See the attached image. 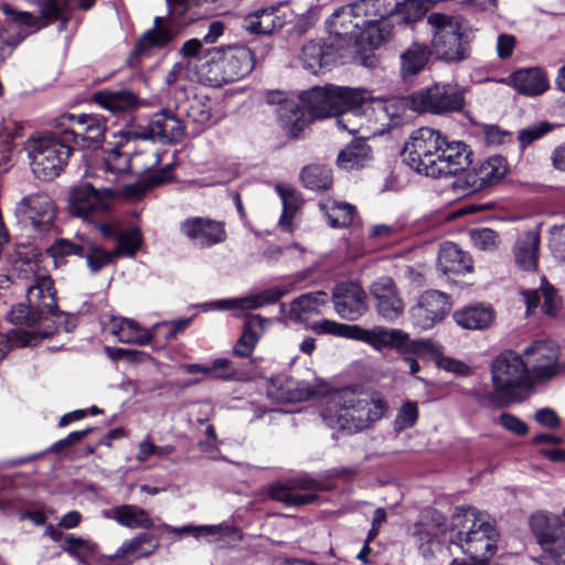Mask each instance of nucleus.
<instances>
[{
  "mask_svg": "<svg viewBox=\"0 0 565 565\" xmlns=\"http://www.w3.org/2000/svg\"><path fill=\"white\" fill-rule=\"evenodd\" d=\"M471 151L462 141H448L438 130H415L403 149L404 161L416 172L440 178L463 171L471 162Z\"/></svg>",
  "mask_w": 565,
  "mask_h": 565,
  "instance_id": "f257e3e1",
  "label": "nucleus"
},
{
  "mask_svg": "<svg viewBox=\"0 0 565 565\" xmlns=\"http://www.w3.org/2000/svg\"><path fill=\"white\" fill-rule=\"evenodd\" d=\"M38 258L20 259L14 265L17 278L25 282L28 305H18L9 313L14 324L33 327L45 315L53 316L57 300L53 280Z\"/></svg>",
  "mask_w": 565,
  "mask_h": 565,
  "instance_id": "f03ea898",
  "label": "nucleus"
},
{
  "mask_svg": "<svg viewBox=\"0 0 565 565\" xmlns=\"http://www.w3.org/2000/svg\"><path fill=\"white\" fill-rule=\"evenodd\" d=\"M385 409V403L380 398L342 388L328 393L321 416L330 428L356 434L382 418Z\"/></svg>",
  "mask_w": 565,
  "mask_h": 565,
  "instance_id": "7ed1b4c3",
  "label": "nucleus"
},
{
  "mask_svg": "<svg viewBox=\"0 0 565 565\" xmlns=\"http://www.w3.org/2000/svg\"><path fill=\"white\" fill-rule=\"evenodd\" d=\"M448 542L472 561L488 564L497 552L498 533L486 512L457 508L447 530Z\"/></svg>",
  "mask_w": 565,
  "mask_h": 565,
  "instance_id": "20e7f679",
  "label": "nucleus"
},
{
  "mask_svg": "<svg viewBox=\"0 0 565 565\" xmlns=\"http://www.w3.org/2000/svg\"><path fill=\"white\" fill-rule=\"evenodd\" d=\"M431 32L430 49L440 60L460 62L468 55L467 26L459 15L433 12L427 17Z\"/></svg>",
  "mask_w": 565,
  "mask_h": 565,
  "instance_id": "39448f33",
  "label": "nucleus"
},
{
  "mask_svg": "<svg viewBox=\"0 0 565 565\" xmlns=\"http://www.w3.org/2000/svg\"><path fill=\"white\" fill-rule=\"evenodd\" d=\"M299 98L309 122L311 118H338L342 110L361 104L366 98V92L361 88L327 85L303 92Z\"/></svg>",
  "mask_w": 565,
  "mask_h": 565,
  "instance_id": "423d86ee",
  "label": "nucleus"
},
{
  "mask_svg": "<svg viewBox=\"0 0 565 565\" xmlns=\"http://www.w3.org/2000/svg\"><path fill=\"white\" fill-rule=\"evenodd\" d=\"M28 152L34 175L46 181L61 173L72 153V146L57 129L56 132L31 139Z\"/></svg>",
  "mask_w": 565,
  "mask_h": 565,
  "instance_id": "0eeeda50",
  "label": "nucleus"
},
{
  "mask_svg": "<svg viewBox=\"0 0 565 565\" xmlns=\"http://www.w3.org/2000/svg\"><path fill=\"white\" fill-rule=\"evenodd\" d=\"M491 379L494 395L504 403L519 399L520 391L531 384L527 364L513 351H504L493 360Z\"/></svg>",
  "mask_w": 565,
  "mask_h": 565,
  "instance_id": "6e6552de",
  "label": "nucleus"
},
{
  "mask_svg": "<svg viewBox=\"0 0 565 565\" xmlns=\"http://www.w3.org/2000/svg\"><path fill=\"white\" fill-rule=\"evenodd\" d=\"M255 66L253 52L246 46L213 50L205 64L206 81L213 86L238 81Z\"/></svg>",
  "mask_w": 565,
  "mask_h": 565,
  "instance_id": "1a4fd4ad",
  "label": "nucleus"
},
{
  "mask_svg": "<svg viewBox=\"0 0 565 565\" xmlns=\"http://www.w3.org/2000/svg\"><path fill=\"white\" fill-rule=\"evenodd\" d=\"M354 340L367 343L377 351L392 348L403 355L411 353L419 356L438 355L440 352V345L434 341H411L406 332L384 327L363 329L358 326Z\"/></svg>",
  "mask_w": 565,
  "mask_h": 565,
  "instance_id": "9d476101",
  "label": "nucleus"
},
{
  "mask_svg": "<svg viewBox=\"0 0 565 565\" xmlns=\"http://www.w3.org/2000/svg\"><path fill=\"white\" fill-rule=\"evenodd\" d=\"M129 142L121 143L104 152L100 164L87 174L95 178H103L109 183H115L129 172L142 173L149 171L161 162V157L157 151H145L142 156L148 157V161L139 164V157L131 158Z\"/></svg>",
  "mask_w": 565,
  "mask_h": 565,
  "instance_id": "9b49d317",
  "label": "nucleus"
},
{
  "mask_svg": "<svg viewBox=\"0 0 565 565\" xmlns=\"http://www.w3.org/2000/svg\"><path fill=\"white\" fill-rule=\"evenodd\" d=\"M55 128L61 129L71 146L96 149L105 140L106 122L100 115L65 114L55 119Z\"/></svg>",
  "mask_w": 565,
  "mask_h": 565,
  "instance_id": "f8f14e48",
  "label": "nucleus"
},
{
  "mask_svg": "<svg viewBox=\"0 0 565 565\" xmlns=\"http://www.w3.org/2000/svg\"><path fill=\"white\" fill-rule=\"evenodd\" d=\"M418 113L445 114L460 111L465 106L463 93L449 84H435L412 94L406 106Z\"/></svg>",
  "mask_w": 565,
  "mask_h": 565,
  "instance_id": "ddd939ff",
  "label": "nucleus"
},
{
  "mask_svg": "<svg viewBox=\"0 0 565 565\" xmlns=\"http://www.w3.org/2000/svg\"><path fill=\"white\" fill-rule=\"evenodd\" d=\"M530 527L544 552L553 557L565 554V508L561 514L534 513L530 518Z\"/></svg>",
  "mask_w": 565,
  "mask_h": 565,
  "instance_id": "4468645a",
  "label": "nucleus"
},
{
  "mask_svg": "<svg viewBox=\"0 0 565 565\" xmlns=\"http://www.w3.org/2000/svg\"><path fill=\"white\" fill-rule=\"evenodd\" d=\"M113 199L109 188L97 190L89 183H84L71 191L68 206L72 215L88 222H95L108 212Z\"/></svg>",
  "mask_w": 565,
  "mask_h": 565,
  "instance_id": "2eb2a0df",
  "label": "nucleus"
},
{
  "mask_svg": "<svg viewBox=\"0 0 565 565\" xmlns=\"http://www.w3.org/2000/svg\"><path fill=\"white\" fill-rule=\"evenodd\" d=\"M343 12L353 14V19L356 20L355 26L362 28L367 38V46L373 49L381 43L377 24L391 15L393 7L387 0H359Z\"/></svg>",
  "mask_w": 565,
  "mask_h": 565,
  "instance_id": "dca6fc26",
  "label": "nucleus"
},
{
  "mask_svg": "<svg viewBox=\"0 0 565 565\" xmlns=\"http://www.w3.org/2000/svg\"><path fill=\"white\" fill-rule=\"evenodd\" d=\"M362 102V109L365 115L366 131L371 136L382 135L398 124L399 118L406 110V100L402 99H375Z\"/></svg>",
  "mask_w": 565,
  "mask_h": 565,
  "instance_id": "f3484780",
  "label": "nucleus"
},
{
  "mask_svg": "<svg viewBox=\"0 0 565 565\" xmlns=\"http://www.w3.org/2000/svg\"><path fill=\"white\" fill-rule=\"evenodd\" d=\"M344 10H349V6L335 10L327 21L329 38L342 51L356 53L367 45V38L362 28L355 26L353 14H344Z\"/></svg>",
  "mask_w": 565,
  "mask_h": 565,
  "instance_id": "a211bd4d",
  "label": "nucleus"
},
{
  "mask_svg": "<svg viewBox=\"0 0 565 565\" xmlns=\"http://www.w3.org/2000/svg\"><path fill=\"white\" fill-rule=\"evenodd\" d=\"M530 373L539 380H550L561 372V348L552 340L534 341L524 351Z\"/></svg>",
  "mask_w": 565,
  "mask_h": 565,
  "instance_id": "6ab92c4d",
  "label": "nucleus"
},
{
  "mask_svg": "<svg viewBox=\"0 0 565 565\" xmlns=\"http://www.w3.org/2000/svg\"><path fill=\"white\" fill-rule=\"evenodd\" d=\"M449 309L447 297L443 292L429 290L420 295L417 303L411 308V320L416 328L428 330L441 321Z\"/></svg>",
  "mask_w": 565,
  "mask_h": 565,
  "instance_id": "aec40b11",
  "label": "nucleus"
},
{
  "mask_svg": "<svg viewBox=\"0 0 565 565\" xmlns=\"http://www.w3.org/2000/svg\"><path fill=\"white\" fill-rule=\"evenodd\" d=\"M270 105H277L276 110L282 130L291 138H297L308 125L306 111L298 100L288 98L284 92L274 90L266 95Z\"/></svg>",
  "mask_w": 565,
  "mask_h": 565,
  "instance_id": "412c9836",
  "label": "nucleus"
},
{
  "mask_svg": "<svg viewBox=\"0 0 565 565\" xmlns=\"http://www.w3.org/2000/svg\"><path fill=\"white\" fill-rule=\"evenodd\" d=\"M332 302L338 316L344 320L355 321L367 310L366 294L354 282H341L335 286Z\"/></svg>",
  "mask_w": 565,
  "mask_h": 565,
  "instance_id": "4be33fe9",
  "label": "nucleus"
},
{
  "mask_svg": "<svg viewBox=\"0 0 565 565\" xmlns=\"http://www.w3.org/2000/svg\"><path fill=\"white\" fill-rule=\"evenodd\" d=\"M379 315L386 321H395L404 311V302L398 296L392 278L380 277L370 286Z\"/></svg>",
  "mask_w": 565,
  "mask_h": 565,
  "instance_id": "5701e85b",
  "label": "nucleus"
},
{
  "mask_svg": "<svg viewBox=\"0 0 565 565\" xmlns=\"http://www.w3.org/2000/svg\"><path fill=\"white\" fill-rule=\"evenodd\" d=\"M292 17L294 13L289 6L279 3L248 14L244 20V26L252 33L270 34L290 22Z\"/></svg>",
  "mask_w": 565,
  "mask_h": 565,
  "instance_id": "b1692460",
  "label": "nucleus"
},
{
  "mask_svg": "<svg viewBox=\"0 0 565 565\" xmlns=\"http://www.w3.org/2000/svg\"><path fill=\"white\" fill-rule=\"evenodd\" d=\"M181 232L196 245L210 247L226 239L224 223L206 217H190L181 223Z\"/></svg>",
  "mask_w": 565,
  "mask_h": 565,
  "instance_id": "393cba45",
  "label": "nucleus"
},
{
  "mask_svg": "<svg viewBox=\"0 0 565 565\" xmlns=\"http://www.w3.org/2000/svg\"><path fill=\"white\" fill-rule=\"evenodd\" d=\"M291 290V285L271 287L260 292L250 294L241 298L217 300L212 302L210 306L216 310H253L277 302Z\"/></svg>",
  "mask_w": 565,
  "mask_h": 565,
  "instance_id": "a878e982",
  "label": "nucleus"
},
{
  "mask_svg": "<svg viewBox=\"0 0 565 565\" xmlns=\"http://www.w3.org/2000/svg\"><path fill=\"white\" fill-rule=\"evenodd\" d=\"M15 213L28 218L32 226L39 232H46L54 220V204L46 194H36L22 199Z\"/></svg>",
  "mask_w": 565,
  "mask_h": 565,
  "instance_id": "bb28decb",
  "label": "nucleus"
},
{
  "mask_svg": "<svg viewBox=\"0 0 565 565\" xmlns=\"http://www.w3.org/2000/svg\"><path fill=\"white\" fill-rule=\"evenodd\" d=\"M150 132L153 138L164 143L180 141L185 132V125L178 106L174 110L162 109L156 114L150 122Z\"/></svg>",
  "mask_w": 565,
  "mask_h": 565,
  "instance_id": "cd10ccee",
  "label": "nucleus"
},
{
  "mask_svg": "<svg viewBox=\"0 0 565 565\" xmlns=\"http://www.w3.org/2000/svg\"><path fill=\"white\" fill-rule=\"evenodd\" d=\"M328 301V295L324 291L308 292L295 298L288 309L285 303H281L280 312L290 321L305 322L312 316L321 315Z\"/></svg>",
  "mask_w": 565,
  "mask_h": 565,
  "instance_id": "c85d7f7f",
  "label": "nucleus"
},
{
  "mask_svg": "<svg viewBox=\"0 0 565 565\" xmlns=\"http://www.w3.org/2000/svg\"><path fill=\"white\" fill-rule=\"evenodd\" d=\"M501 82L511 85L520 94L530 97L542 95L550 87L546 73L539 67L516 70Z\"/></svg>",
  "mask_w": 565,
  "mask_h": 565,
  "instance_id": "c756f323",
  "label": "nucleus"
},
{
  "mask_svg": "<svg viewBox=\"0 0 565 565\" xmlns=\"http://www.w3.org/2000/svg\"><path fill=\"white\" fill-rule=\"evenodd\" d=\"M341 49L330 38L328 40L310 41L302 47L305 67L316 73L318 70L342 57Z\"/></svg>",
  "mask_w": 565,
  "mask_h": 565,
  "instance_id": "7c9ffc66",
  "label": "nucleus"
},
{
  "mask_svg": "<svg viewBox=\"0 0 565 565\" xmlns=\"http://www.w3.org/2000/svg\"><path fill=\"white\" fill-rule=\"evenodd\" d=\"M278 392L274 393L273 388L268 391L269 395L280 402H300L309 399L316 395L327 393V385L321 381H316L313 384L306 382H297L292 379H285L279 382L277 387Z\"/></svg>",
  "mask_w": 565,
  "mask_h": 565,
  "instance_id": "2f4dec72",
  "label": "nucleus"
},
{
  "mask_svg": "<svg viewBox=\"0 0 565 565\" xmlns=\"http://www.w3.org/2000/svg\"><path fill=\"white\" fill-rule=\"evenodd\" d=\"M433 51L430 46L414 41L399 55V75L407 82L412 81L427 66Z\"/></svg>",
  "mask_w": 565,
  "mask_h": 565,
  "instance_id": "473e14b6",
  "label": "nucleus"
},
{
  "mask_svg": "<svg viewBox=\"0 0 565 565\" xmlns=\"http://www.w3.org/2000/svg\"><path fill=\"white\" fill-rule=\"evenodd\" d=\"M514 264L523 271L532 273L537 268L540 255V235L527 231L520 234L513 246Z\"/></svg>",
  "mask_w": 565,
  "mask_h": 565,
  "instance_id": "72a5a7b5",
  "label": "nucleus"
},
{
  "mask_svg": "<svg viewBox=\"0 0 565 565\" xmlns=\"http://www.w3.org/2000/svg\"><path fill=\"white\" fill-rule=\"evenodd\" d=\"M437 267L445 275H461L472 271L473 262L456 244L446 242L439 248Z\"/></svg>",
  "mask_w": 565,
  "mask_h": 565,
  "instance_id": "f704fd0d",
  "label": "nucleus"
},
{
  "mask_svg": "<svg viewBox=\"0 0 565 565\" xmlns=\"http://www.w3.org/2000/svg\"><path fill=\"white\" fill-rule=\"evenodd\" d=\"M177 106L183 119L195 125L196 131L214 122L211 100L206 96H193L192 98H186L184 102L178 103Z\"/></svg>",
  "mask_w": 565,
  "mask_h": 565,
  "instance_id": "c9c22d12",
  "label": "nucleus"
},
{
  "mask_svg": "<svg viewBox=\"0 0 565 565\" xmlns=\"http://www.w3.org/2000/svg\"><path fill=\"white\" fill-rule=\"evenodd\" d=\"M103 516L116 521L119 525L129 529L152 527L153 522L148 512L135 504H122L110 510L103 511Z\"/></svg>",
  "mask_w": 565,
  "mask_h": 565,
  "instance_id": "e433bc0d",
  "label": "nucleus"
},
{
  "mask_svg": "<svg viewBox=\"0 0 565 565\" xmlns=\"http://www.w3.org/2000/svg\"><path fill=\"white\" fill-rule=\"evenodd\" d=\"M93 99L113 114L131 111L139 105L138 97L129 89H104L95 93Z\"/></svg>",
  "mask_w": 565,
  "mask_h": 565,
  "instance_id": "4c0bfd02",
  "label": "nucleus"
},
{
  "mask_svg": "<svg viewBox=\"0 0 565 565\" xmlns=\"http://www.w3.org/2000/svg\"><path fill=\"white\" fill-rule=\"evenodd\" d=\"M110 332L122 343L137 345L150 343V330L129 318H113Z\"/></svg>",
  "mask_w": 565,
  "mask_h": 565,
  "instance_id": "58836bf2",
  "label": "nucleus"
},
{
  "mask_svg": "<svg viewBox=\"0 0 565 565\" xmlns=\"http://www.w3.org/2000/svg\"><path fill=\"white\" fill-rule=\"evenodd\" d=\"M162 23L163 18L157 17L153 28L140 36L135 49L137 55H147L151 50L162 49L174 38L173 30Z\"/></svg>",
  "mask_w": 565,
  "mask_h": 565,
  "instance_id": "ea45409f",
  "label": "nucleus"
},
{
  "mask_svg": "<svg viewBox=\"0 0 565 565\" xmlns=\"http://www.w3.org/2000/svg\"><path fill=\"white\" fill-rule=\"evenodd\" d=\"M268 323V319L258 315L248 317L244 331L234 347V354L242 358L248 356L256 347L260 332Z\"/></svg>",
  "mask_w": 565,
  "mask_h": 565,
  "instance_id": "a19ab883",
  "label": "nucleus"
},
{
  "mask_svg": "<svg viewBox=\"0 0 565 565\" xmlns=\"http://www.w3.org/2000/svg\"><path fill=\"white\" fill-rule=\"evenodd\" d=\"M372 158L371 148L363 139H356L338 154V164L344 170L364 167Z\"/></svg>",
  "mask_w": 565,
  "mask_h": 565,
  "instance_id": "79ce46f5",
  "label": "nucleus"
},
{
  "mask_svg": "<svg viewBox=\"0 0 565 565\" xmlns=\"http://www.w3.org/2000/svg\"><path fill=\"white\" fill-rule=\"evenodd\" d=\"M493 311L489 307L473 306L454 313L455 321L462 328L480 330L488 328L493 321Z\"/></svg>",
  "mask_w": 565,
  "mask_h": 565,
  "instance_id": "37998d69",
  "label": "nucleus"
},
{
  "mask_svg": "<svg viewBox=\"0 0 565 565\" xmlns=\"http://www.w3.org/2000/svg\"><path fill=\"white\" fill-rule=\"evenodd\" d=\"M319 205L331 227H347L352 224L355 212L353 205L332 199H326Z\"/></svg>",
  "mask_w": 565,
  "mask_h": 565,
  "instance_id": "c03bdc74",
  "label": "nucleus"
},
{
  "mask_svg": "<svg viewBox=\"0 0 565 565\" xmlns=\"http://www.w3.org/2000/svg\"><path fill=\"white\" fill-rule=\"evenodd\" d=\"M507 172V162L501 156L490 157L475 169L476 178L480 186H488L500 181Z\"/></svg>",
  "mask_w": 565,
  "mask_h": 565,
  "instance_id": "a18cd8bd",
  "label": "nucleus"
},
{
  "mask_svg": "<svg viewBox=\"0 0 565 565\" xmlns=\"http://www.w3.org/2000/svg\"><path fill=\"white\" fill-rule=\"evenodd\" d=\"M276 191L282 202V213L278 225L281 231L292 233L295 230L294 218L299 209V199L294 189L285 185H277Z\"/></svg>",
  "mask_w": 565,
  "mask_h": 565,
  "instance_id": "49530a36",
  "label": "nucleus"
},
{
  "mask_svg": "<svg viewBox=\"0 0 565 565\" xmlns=\"http://www.w3.org/2000/svg\"><path fill=\"white\" fill-rule=\"evenodd\" d=\"M361 105L362 103L342 110L337 118V126L351 135H360V139L364 140L370 138L371 134L366 131L365 115Z\"/></svg>",
  "mask_w": 565,
  "mask_h": 565,
  "instance_id": "de8ad7c7",
  "label": "nucleus"
},
{
  "mask_svg": "<svg viewBox=\"0 0 565 565\" xmlns=\"http://www.w3.org/2000/svg\"><path fill=\"white\" fill-rule=\"evenodd\" d=\"M116 246L113 249L115 256L118 258H132L140 249L143 237L139 227L130 226L121 232L116 237Z\"/></svg>",
  "mask_w": 565,
  "mask_h": 565,
  "instance_id": "09e8293b",
  "label": "nucleus"
},
{
  "mask_svg": "<svg viewBox=\"0 0 565 565\" xmlns=\"http://www.w3.org/2000/svg\"><path fill=\"white\" fill-rule=\"evenodd\" d=\"M86 264L92 274H97L104 267L114 264L117 260L114 250H108L102 245L96 244L89 238L84 241Z\"/></svg>",
  "mask_w": 565,
  "mask_h": 565,
  "instance_id": "8fccbe9b",
  "label": "nucleus"
},
{
  "mask_svg": "<svg viewBox=\"0 0 565 565\" xmlns=\"http://www.w3.org/2000/svg\"><path fill=\"white\" fill-rule=\"evenodd\" d=\"M158 547V542L148 534H140L129 542L124 543L111 559L128 557L139 558L151 555Z\"/></svg>",
  "mask_w": 565,
  "mask_h": 565,
  "instance_id": "3c124183",
  "label": "nucleus"
},
{
  "mask_svg": "<svg viewBox=\"0 0 565 565\" xmlns=\"http://www.w3.org/2000/svg\"><path fill=\"white\" fill-rule=\"evenodd\" d=\"M189 324V320L164 321L156 323L150 330V343L153 349H162L168 342L182 332Z\"/></svg>",
  "mask_w": 565,
  "mask_h": 565,
  "instance_id": "603ef678",
  "label": "nucleus"
},
{
  "mask_svg": "<svg viewBox=\"0 0 565 565\" xmlns=\"http://www.w3.org/2000/svg\"><path fill=\"white\" fill-rule=\"evenodd\" d=\"M523 299L526 303L527 312H531L539 305L541 296L544 298L543 310L547 315H554L559 308V299L554 290L547 286L541 288V295L537 290H523Z\"/></svg>",
  "mask_w": 565,
  "mask_h": 565,
  "instance_id": "864d4df0",
  "label": "nucleus"
},
{
  "mask_svg": "<svg viewBox=\"0 0 565 565\" xmlns=\"http://www.w3.org/2000/svg\"><path fill=\"white\" fill-rule=\"evenodd\" d=\"M301 181L310 190H327L332 182L331 170L326 166H308L301 171Z\"/></svg>",
  "mask_w": 565,
  "mask_h": 565,
  "instance_id": "5fc2aeb1",
  "label": "nucleus"
},
{
  "mask_svg": "<svg viewBox=\"0 0 565 565\" xmlns=\"http://www.w3.org/2000/svg\"><path fill=\"white\" fill-rule=\"evenodd\" d=\"M269 493L273 499L285 503L286 505L300 507L312 503L317 500V494L315 493L301 494L295 489L282 484L273 486Z\"/></svg>",
  "mask_w": 565,
  "mask_h": 565,
  "instance_id": "6e6d98bb",
  "label": "nucleus"
},
{
  "mask_svg": "<svg viewBox=\"0 0 565 565\" xmlns=\"http://www.w3.org/2000/svg\"><path fill=\"white\" fill-rule=\"evenodd\" d=\"M356 324L340 323L330 319H322L310 324V329L316 334H330L347 339L355 338Z\"/></svg>",
  "mask_w": 565,
  "mask_h": 565,
  "instance_id": "4d7b16f0",
  "label": "nucleus"
},
{
  "mask_svg": "<svg viewBox=\"0 0 565 565\" xmlns=\"http://www.w3.org/2000/svg\"><path fill=\"white\" fill-rule=\"evenodd\" d=\"M393 15L396 21L411 24L420 20L425 15V9L417 0H405L403 2L392 3Z\"/></svg>",
  "mask_w": 565,
  "mask_h": 565,
  "instance_id": "13d9d810",
  "label": "nucleus"
},
{
  "mask_svg": "<svg viewBox=\"0 0 565 565\" xmlns=\"http://www.w3.org/2000/svg\"><path fill=\"white\" fill-rule=\"evenodd\" d=\"M85 236H79V243H73L66 238H58L47 248V254L55 264L65 256L76 255L83 257L85 253Z\"/></svg>",
  "mask_w": 565,
  "mask_h": 565,
  "instance_id": "bf43d9fd",
  "label": "nucleus"
},
{
  "mask_svg": "<svg viewBox=\"0 0 565 565\" xmlns=\"http://www.w3.org/2000/svg\"><path fill=\"white\" fill-rule=\"evenodd\" d=\"M169 174L170 171L168 169L160 170L141 183L126 185L122 194L129 199H140L149 189L164 183L169 179Z\"/></svg>",
  "mask_w": 565,
  "mask_h": 565,
  "instance_id": "052dcab7",
  "label": "nucleus"
},
{
  "mask_svg": "<svg viewBox=\"0 0 565 565\" xmlns=\"http://www.w3.org/2000/svg\"><path fill=\"white\" fill-rule=\"evenodd\" d=\"M469 238L472 246L482 252H494L500 244L498 233L488 227L471 230Z\"/></svg>",
  "mask_w": 565,
  "mask_h": 565,
  "instance_id": "680f3d73",
  "label": "nucleus"
},
{
  "mask_svg": "<svg viewBox=\"0 0 565 565\" xmlns=\"http://www.w3.org/2000/svg\"><path fill=\"white\" fill-rule=\"evenodd\" d=\"M95 547V543L88 540L75 536H67L62 548L72 557L76 558L79 562H84L86 558L94 554Z\"/></svg>",
  "mask_w": 565,
  "mask_h": 565,
  "instance_id": "e2e57ef3",
  "label": "nucleus"
},
{
  "mask_svg": "<svg viewBox=\"0 0 565 565\" xmlns=\"http://www.w3.org/2000/svg\"><path fill=\"white\" fill-rule=\"evenodd\" d=\"M418 416V407L415 402L408 401L404 403L396 414L394 429L399 433L412 428L416 424Z\"/></svg>",
  "mask_w": 565,
  "mask_h": 565,
  "instance_id": "0e129e2a",
  "label": "nucleus"
},
{
  "mask_svg": "<svg viewBox=\"0 0 565 565\" xmlns=\"http://www.w3.org/2000/svg\"><path fill=\"white\" fill-rule=\"evenodd\" d=\"M552 128H553V126L551 124L543 121V122L532 125L530 127L522 129L518 136L521 147L522 148L527 147L534 140L540 139L541 137L546 135L548 131H551Z\"/></svg>",
  "mask_w": 565,
  "mask_h": 565,
  "instance_id": "69168bd1",
  "label": "nucleus"
},
{
  "mask_svg": "<svg viewBox=\"0 0 565 565\" xmlns=\"http://www.w3.org/2000/svg\"><path fill=\"white\" fill-rule=\"evenodd\" d=\"M499 423L502 425L504 429L518 436H523L529 430L527 425L523 420L508 413H502L500 415Z\"/></svg>",
  "mask_w": 565,
  "mask_h": 565,
  "instance_id": "338daca9",
  "label": "nucleus"
},
{
  "mask_svg": "<svg viewBox=\"0 0 565 565\" xmlns=\"http://www.w3.org/2000/svg\"><path fill=\"white\" fill-rule=\"evenodd\" d=\"M210 373L215 377L223 380H236L237 374L227 359H216L210 366Z\"/></svg>",
  "mask_w": 565,
  "mask_h": 565,
  "instance_id": "774afa93",
  "label": "nucleus"
}]
</instances>
